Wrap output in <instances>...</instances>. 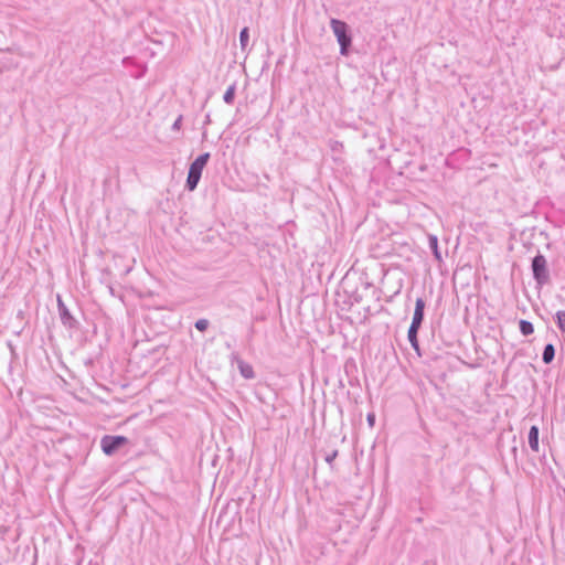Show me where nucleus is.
Here are the masks:
<instances>
[{
  "instance_id": "obj_1",
  "label": "nucleus",
  "mask_w": 565,
  "mask_h": 565,
  "mask_svg": "<svg viewBox=\"0 0 565 565\" xmlns=\"http://www.w3.org/2000/svg\"><path fill=\"white\" fill-rule=\"evenodd\" d=\"M330 26L340 45L341 55L347 56L349 54V49L352 43V36L350 34L349 25L344 21L331 19Z\"/></svg>"
},
{
  "instance_id": "obj_2",
  "label": "nucleus",
  "mask_w": 565,
  "mask_h": 565,
  "mask_svg": "<svg viewBox=\"0 0 565 565\" xmlns=\"http://www.w3.org/2000/svg\"><path fill=\"white\" fill-rule=\"evenodd\" d=\"M210 159V153L205 152L200 154L191 164L188 172L185 188L189 191H194L200 182L202 171Z\"/></svg>"
},
{
  "instance_id": "obj_3",
  "label": "nucleus",
  "mask_w": 565,
  "mask_h": 565,
  "mask_svg": "<svg viewBox=\"0 0 565 565\" xmlns=\"http://www.w3.org/2000/svg\"><path fill=\"white\" fill-rule=\"evenodd\" d=\"M533 278L537 285L543 286L548 281V270L546 258L542 254H537L532 259Z\"/></svg>"
},
{
  "instance_id": "obj_4",
  "label": "nucleus",
  "mask_w": 565,
  "mask_h": 565,
  "mask_svg": "<svg viewBox=\"0 0 565 565\" xmlns=\"http://www.w3.org/2000/svg\"><path fill=\"white\" fill-rule=\"evenodd\" d=\"M128 444L125 436L105 435L100 439V447L105 455L113 456L119 448Z\"/></svg>"
},
{
  "instance_id": "obj_5",
  "label": "nucleus",
  "mask_w": 565,
  "mask_h": 565,
  "mask_svg": "<svg viewBox=\"0 0 565 565\" xmlns=\"http://www.w3.org/2000/svg\"><path fill=\"white\" fill-rule=\"evenodd\" d=\"M425 306H426L425 300L422 297L416 299L415 310H414L411 326H413V327L415 326L418 328L422 327V323L424 321V316H425Z\"/></svg>"
},
{
  "instance_id": "obj_6",
  "label": "nucleus",
  "mask_w": 565,
  "mask_h": 565,
  "mask_svg": "<svg viewBox=\"0 0 565 565\" xmlns=\"http://www.w3.org/2000/svg\"><path fill=\"white\" fill-rule=\"evenodd\" d=\"M57 309L62 323L72 328L75 323V319L71 315L65 303L62 301L61 297H57Z\"/></svg>"
},
{
  "instance_id": "obj_7",
  "label": "nucleus",
  "mask_w": 565,
  "mask_h": 565,
  "mask_svg": "<svg viewBox=\"0 0 565 565\" xmlns=\"http://www.w3.org/2000/svg\"><path fill=\"white\" fill-rule=\"evenodd\" d=\"M539 434L540 430L537 426H532L529 430V446L534 452H539L540 450Z\"/></svg>"
},
{
  "instance_id": "obj_8",
  "label": "nucleus",
  "mask_w": 565,
  "mask_h": 565,
  "mask_svg": "<svg viewBox=\"0 0 565 565\" xmlns=\"http://www.w3.org/2000/svg\"><path fill=\"white\" fill-rule=\"evenodd\" d=\"M420 328L418 327H413V326H409V329H408V333H407V338H408V341L412 345V348L418 353H419V343H418V338H417V334H418V330Z\"/></svg>"
},
{
  "instance_id": "obj_9",
  "label": "nucleus",
  "mask_w": 565,
  "mask_h": 565,
  "mask_svg": "<svg viewBox=\"0 0 565 565\" xmlns=\"http://www.w3.org/2000/svg\"><path fill=\"white\" fill-rule=\"evenodd\" d=\"M237 365H238L239 373L244 379L252 380L255 377V372L250 364L244 362L243 360H239Z\"/></svg>"
},
{
  "instance_id": "obj_10",
  "label": "nucleus",
  "mask_w": 565,
  "mask_h": 565,
  "mask_svg": "<svg viewBox=\"0 0 565 565\" xmlns=\"http://www.w3.org/2000/svg\"><path fill=\"white\" fill-rule=\"evenodd\" d=\"M555 356V348L552 343H548L544 347L543 353H542V360L545 364L552 363Z\"/></svg>"
},
{
  "instance_id": "obj_11",
  "label": "nucleus",
  "mask_w": 565,
  "mask_h": 565,
  "mask_svg": "<svg viewBox=\"0 0 565 565\" xmlns=\"http://www.w3.org/2000/svg\"><path fill=\"white\" fill-rule=\"evenodd\" d=\"M428 244H429V248L431 249L435 258L437 260H441V254H440L439 248H438V238H437V236L429 235L428 236Z\"/></svg>"
},
{
  "instance_id": "obj_12",
  "label": "nucleus",
  "mask_w": 565,
  "mask_h": 565,
  "mask_svg": "<svg viewBox=\"0 0 565 565\" xmlns=\"http://www.w3.org/2000/svg\"><path fill=\"white\" fill-rule=\"evenodd\" d=\"M519 328H520V332L523 335H530L534 332V327H533L532 322H530L527 320H520Z\"/></svg>"
},
{
  "instance_id": "obj_13",
  "label": "nucleus",
  "mask_w": 565,
  "mask_h": 565,
  "mask_svg": "<svg viewBox=\"0 0 565 565\" xmlns=\"http://www.w3.org/2000/svg\"><path fill=\"white\" fill-rule=\"evenodd\" d=\"M249 41V30L248 28H243L239 32V43L241 47L244 50L248 45Z\"/></svg>"
},
{
  "instance_id": "obj_14",
  "label": "nucleus",
  "mask_w": 565,
  "mask_h": 565,
  "mask_svg": "<svg viewBox=\"0 0 565 565\" xmlns=\"http://www.w3.org/2000/svg\"><path fill=\"white\" fill-rule=\"evenodd\" d=\"M234 97H235V86H234V85H232V86H230V87L225 90L224 96H223V100H224L226 104L231 105V104H233V102H234Z\"/></svg>"
},
{
  "instance_id": "obj_15",
  "label": "nucleus",
  "mask_w": 565,
  "mask_h": 565,
  "mask_svg": "<svg viewBox=\"0 0 565 565\" xmlns=\"http://www.w3.org/2000/svg\"><path fill=\"white\" fill-rule=\"evenodd\" d=\"M556 321H557V327L561 329V331L563 333H565V311L556 312Z\"/></svg>"
},
{
  "instance_id": "obj_16",
  "label": "nucleus",
  "mask_w": 565,
  "mask_h": 565,
  "mask_svg": "<svg viewBox=\"0 0 565 565\" xmlns=\"http://www.w3.org/2000/svg\"><path fill=\"white\" fill-rule=\"evenodd\" d=\"M194 326L199 331L203 332L209 328V321L206 319H199Z\"/></svg>"
},
{
  "instance_id": "obj_17",
  "label": "nucleus",
  "mask_w": 565,
  "mask_h": 565,
  "mask_svg": "<svg viewBox=\"0 0 565 565\" xmlns=\"http://www.w3.org/2000/svg\"><path fill=\"white\" fill-rule=\"evenodd\" d=\"M182 116L180 115L172 125V130L179 131L181 129Z\"/></svg>"
},
{
  "instance_id": "obj_18",
  "label": "nucleus",
  "mask_w": 565,
  "mask_h": 565,
  "mask_svg": "<svg viewBox=\"0 0 565 565\" xmlns=\"http://www.w3.org/2000/svg\"><path fill=\"white\" fill-rule=\"evenodd\" d=\"M337 456H338V451H337V450H334V451H332L331 454H328V455L326 456V461H327L329 465H331V463H332V461L335 459V457H337Z\"/></svg>"
},
{
  "instance_id": "obj_19",
  "label": "nucleus",
  "mask_w": 565,
  "mask_h": 565,
  "mask_svg": "<svg viewBox=\"0 0 565 565\" xmlns=\"http://www.w3.org/2000/svg\"><path fill=\"white\" fill-rule=\"evenodd\" d=\"M366 420L371 427L375 424V415L373 413H369L366 416Z\"/></svg>"
}]
</instances>
